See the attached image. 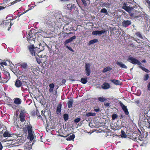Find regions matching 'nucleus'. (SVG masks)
<instances>
[{
    "instance_id": "8",
    "label": "nucleus",
    "mask_w": 150,
    "mask_h": 150,
    "mask_svg": "<svg viewBox=\"0 0 150 150\" xmlns=\"http://www.w3.org/2000/svg\"><path fill=\"white\" fill-rule=\"evenodd\" d=\"M127 60L134 64H137L139 66L142 65V63L138 59L132 57H129Z\"/></svg>"
},
{
    "instance_id": "54",
    "label": "nucleus",
    "mask_w": 150,
    "mask_h": 150,
    "mask_svg": "<svg viewBox=\"0 0 150 150\" xmlns=\"http://www.w3.org/2000/svg\"><path fill=\"white\" fill-rule=\"evenodd\" d=\"M17 1H13L12 2H11V5H10V6H11L12 5H13V4H16V3H17Z\"/></svg>"
},
{
    "instance_id": "37",
    "label": "nucleus",
    "mask_w": 150,
    "mask_h": 150,
    "mask_svg": "<svg viewBox=\"0 0 150 150\" xmlns=\"http://www.w3.org/2000/svg\"><path fill=\"white\" fill-rule=\"evenodd\" d=\"M149 78V74H146L143 77V79L144 81H147Z\"/></svg>"
},
{
    "instance_id": "46",
    "label": "nucleus",
    "mask_w": 150,
    "mask_h": 150,
    "mask_svg": "<svg viewBox=\"0 0 150 150\" xmlns=\"http://www.w3.org/2000/svg\"><path fill=\"white\" fill-rule=\"evenodd\" d=\"M117 117V115L115 114H114L112 115V118L113 120H115Z\"/></svg>"
},
{
    "instance_id": "59",
    "label": "nucleus",
    "mask_w": 150,
    "mask_h": 150,
    "mask_svg": "<svg viewBox=\"0 0 150 150\" xmlns=\"http://www.w3.org/2000/svg\"><path fill=\"white\" fill-rule=\"evenodd\" d=\"M2 132H0V138L2 137V136H3V135L2 134Z\"/></svg>"
},
{
    "instance_id": "49",
    "label": "nucleus",
    "mask_w": 150,
    "mask_h": 150,
    "mask_svg": "<svg viewBox=\"0 0 150 150\" xmlns=\"http://www.w3.org/2000/svg\"><path fill=\"white\" fill-rule=\"evenodd\" d=\"M66 47L70 51L72 52H74V50L71 47H69L68 45H66Z\"/></svg>"
},
{
    "instance_id": "50",
    "label": "nucleus",
    "mask_w": 150,
    "mask_h": 150,
    "mask_svg": "<svg viewBox=\"0 0 150 150\" xmlns=\"http://www.w3.org/2000/svg\"><path fill=\"white\" fill-rule=\"evenodd\" d=\"M103 5H104V7H107L110 5V4L109 3H104Z\"/></svg>"
},
{
    "instance_id": "4",
    "label": "nucleus",
    "mask_w": 150,
    "mask_h": 150,
    "mask_svg": "<svg viewBox=\"0 0 150 150\" xmlns=\"http://www.w3.org/2000/svg\"><path fill=\"white\" fill-rule=\"evenodd\" d=\"M130 1V2L127 1L122 3V8L128 12L133 9L134 8L130 4H133L134 2L133 0H131Z\"/></svg>"
},
{
    "instance_id": "16",
    "label": "nucleus",
    "mask_w": 150,
    "mask_h": 150,
    "mask_svg": "<svg viewBox=\"0 0 150 150\" xmlns=\"http://www.w3.org/2000/svg\"><path fill=\"white\" fill-rule=\"evenodd\" d=\"M76 38V36L74 35L71 37L69 39L67 40L64 43V45L66 46V45H67L72 42L73 40H74Z\"/></svg>"
},
{
    "instance_id": "9",
    "label": "nucleus",
    "mask_w": 150,
    "mask_h": 150,
    "mask_svg": "<svg viewBox=\"0 0 150 150\" xmlns=\"http://www.w3.org/2000/svg\"><path fill=\"white\" fill-rule=\"evenodd\" d=\"M91 65L89 63H85V73L87 76L90 75L91 73V70L90 68Z\"/></svg>"
},
{
    "instance_id": "52",
    "label": "nucleus",
    "mask_w": 150,
    "mask_h": 150,
    "mask_svg": "<svg viewBox=\"0 0 150 150\" xmlns=\"http://www.w3.org/2000/svg\"><path fill=\"white\" fill-rule=\"evenodd\" d=\"M147 91L150 90V82L148 83L147 88Z\"/></svg>"
},
{
    "instance_id": "43",
    "label": "nucleus",
    "mask_w": 150,
    "mask_h": 150,
    "mask_svg": "<svg viewBox=\"0 0 150 150\" xmlns=\"http://www.w3.org/2000/svg\"><path fill=\"white\" fill-rule=\"evenodd\" d=\"M136 35L138 36L141 39H143V37L141 34V33L139 32H137L136 33Z\"/></svg>"
},
{
    "instance_id": "44",
    "label": "nucleus",
    "mask_w": 150,
    "mask_h": 150,
    "mask_svg": "<svg viewBox=\"0 0 150 150\" xmlns=\"http://www.w3.org/2000/svg\"><path fill=\"white\" fill-rule=\"evenodd\" d=\"M36 115L38 119H42V117L41 115L40 114V113H34L33 115Z\"/></svg>"
},
{
    "instance_id": "13",
    "label": "nucleus",
    "mask_w": 150,
    "mask_h": 150,
    "mask_svg": "<svg viewBox=\"0 0 150 150\" xmlns=\"http://www.w3.org/2000/svg\"><path fill=\"white\" fill-rule=\"evenodd\" d=\"M32 130H29L28 133V138L30 139L31 141H32L33 140L34 138V133L32 131Z\"/></svg>"
},
{
    "instance_id": "2",
    "label": "nucleus",
    "mask_w": 150,
    "mask_h": 150,
    "mask_svg": "<svg viewBox=\"0 0 150 150\" xmlns=\"http://www.w3.org/2000/svg\"><path fill=\"white\" fill-rule=\"evenodd\" d=\"M19 66L21 69V71H20V74L25 77L27 76L28 73L30 72V67L26 62L22 63Z\"/></svg>"
},
{
    "instance_id": "32",
    "label": "nucleus",
    "mask_w": 150,
    "mask_h": 150,
    "mask_svg": "<svg viewBox=\"0 0 150 150\" xmlns=\"http://www.w3.org/2000/svg\"><path fill=\"white\" fill-rule=\"evenodd\" d=\"M66 139L67 140H71L73 139L75 137V136L74 134H72L71 135L69 136L66 137Z\"/></svg>"
},
{
    "instance_id": "11",
    "label": "nucleus",
    "mask_w": 150,
    "mask_h": 150,
    "mask_svg": "<svg viewBox=\"0 0 150 150\" xmlns=\"http://www.w3.org/2000/svg\"><path fill=\"white\" fill-rule=\"evenodd\" d=\"M106 32V31L104 30H96L93 31L92 32V34L97 35L100 36L101 35L105 33Z\"/></svg>"
},
{
    "instance_id": "25",
    "label": "nucleus",
    "mask_w": 150,
    "mask_h": 150,
    "mask_svg": "<svg viewBox=\"0 0 150 150\" xmlns=\"http://www.w3.org/2000/svg\"><path fill=\"white\" fill-rule=\"evenodd\" d=\"M112 69L111 67L109 66H108L106 68H104L103 69V70L102 72L103 73H105L108 71L111 70Z\"/></svg>"
},
{
    "instance_id": "40",
    "label": "nucleus",
    "mask_w": 150,
    "mask_h": 150,
    "mask_svg": "<svg viewBox=\"0 0 150 150\" xmlns=\"http://www.w3.org/2000/svg\"><path fill=\"white\" fill-rule=\"evenodd\" d=\"M100 12L101 13H105L106 15H108V13L107 10L105 8H103L101 9L100 11Z\"/></svg>"
},
{
    "instance_id": "31",
    "label": "nucleus",
    "mask_w": 150,
    "mask_h": 150,
    "mask_svg": "<svg viewBox=\"0 0 150 150\" xmlns=\"http://www.w3.org/2000/svg\"><path fill=\"white\" fill-rule=\"evenodd\" d=\"M98 42V39H95L93 40H91L89 41L88 43V44L89 45H91L93 44H94L95 43Z\"/></svg>"
},
{
    "instance_id": "27",
    "label": "nucleus",
    "mask_w": 150,
    "mask_h": 150,
    "mask_svg": "<svg viewBox=\"0 0 150 150\" xmlns=\"http://www.w3.org/2000/svg\"><path fill=\"white\" fill-rule=\"evenodd\" d=\"M49 86L50 88L49 90V91L50 93H52L53 91L54 88V85L53 83H52L49 85Z\"/></svg>"
},
{
    "instance_id": "29",
    "label": "nucleus",
    "mask_w": 150,
    "mask_h": 150,
    "mask_svg": "<svg viewBox=\"0 0 150 150\" xmlns=\"http://www.w3.org/2000/svg\"><path fill=\"white\" fill-rule=\"evenodd\" d=\"M96 115V113H86L83 115V116L86 117H87L91 116H94Z\"/></svg>"
},
{
    "instance_id": "33",
    "label": "nucleus",
    "mask_w": 150,
    "mask_h": 150,
    "mask_svg": "<svg viewBox=\"0 0 150 150\" xmlns=\"http://www.w3.org/2000/svg\"><path fill=\"white\" fill-rule=\"evenodd\" d=\"M81 82L83 84H85L87 82V77L81 78L80 80Z\"/></svg>"
},
{
    "instance_id": "41",
    "label": "nucleus",
    "mask_w": 150,
    "mask_h": 150,
    "mask_svg": "<svg viewBox=\"0 0 150 150\" xmlns=\"http://www.w3.org/2000/svg\"><path fill=\"white\" fill-rule=\"evenodd\" d=\"M120 135H121V137H122V138L126 137V136L125 132L122 130L121 131V133Z\"/></svg>"
},
{
    "instance_id": "5",
    "label": "nucleus",
    "mask_w": 150,
    "mask_h": 150,
    "mask_svg": "<svg viewBox=\"0 0 150 150\" xmlns=\"http://www.w3.org/2000/svg\"><path fill=\"white\" fill-rule=\"evenodd\" d=\"M9 105L13 110H16V112H25V109L21 106L11 104H9Z\"/></svg>"
},
{
    "instance_id": "42",
    "label": "nucleus",
    "mask_w": 150,
    "mask_h": 150,
    "mask_svg": "<svg viewBox=\"0 0 150 150\" xmlns=\"http://www.w3.org/2000/svg\"><path fill=\"white\" fill-rule=\"evenodd\" d=\"M63 118L65 121H66L69 119L68 115L67 114H65L63 115Z\"/></svg>"
},
{
    "instance_id": "58",
    "label": "nucleus",
    "mask_w": 150,
    "mask_h": 150,
    "mask_svg": "<svg viewBox=\"0 0 150 150\" xmlns=\"http://www.w3.org/2000/svg\"><path fill=\"white\" fill-rule=\"evenodd\" d=\"M3 147L1 143L0 142V150H2Z\"/></svg>"
},
{
    "instance_id": "7",
    "label": "nucleus",
    "mask_w": 150,
    "mask_h": 150,
    "mask_svg": "<svg viewBox=\"0 0 150 150\" xmlns=\"http://www.w3.org/2000/svg\"><path fill=\"white\" fill-rule=\"evenodd\" d=\"M10 21L8 20L4 21H2V22L0 23V25L2 27H5L7 28L8 30H9L10 29L12 25L13 24V23H11Z\"/></svg>"
},
{
    "instance_id": "26",
    "label": "nucleus",
    "mask_w": 150,
    "mask_h": 150,
    "mask_svg": "<svg viewBox=\"0 0 150 150\" xmlns=\"http://www.w3.org/2000/svg\"><path fill=\"white\" fill-rule=\"evenodd\" d=\"M120 105L122 107V108L125 112H129L128 111L127 107L124 105L122 103L120 104Z\"/></svg>"
},
{
    "instance_id": "64",
    "label": "nucleus",
    "mask_w": 150,
    "mask_h": 150,
    "mask_svg": "<svg viewBox=\"0 0 150 150\" xmlns=\"http://www.w3.org/2000/svg\"><path fill=\"white\" fill-rule=\"evenodd\" d=\"M73 33H72V32H69V33H67V34L68 35H69V34H73Z\"/></svg>"
},
{
    "instance_id": "55",
    "label": "nucleus",
    "mask_w": 150,
    "mask_h": 150,
    "mask_svg": "<svg viewBox=\"0 0 150 150\" xmlns=\"http://www.w3.org/2000/svg\"><path fill=\"white\" fill-rule=\"evenodd\" d=\"M66 81L65 79H63L62 81V83L63 84H64L66 82Z\"/></svg>"
},
{
    "instance_id": "24",
    "label": "nucleus",
    "mask_w": 150,
    "mask_h": 150,
    "mask_svg": "<svg viewBox=\"0 0 150 150\" xmlns=\"http://www.w3.org/2000/svg\"><path fill=\"white\" fill-rule=\"evenodd\" d=\"M19 117L20 120L21 122H23L25 121L24 118L25 117V115L24 113H20Z\"/></svg>"
},
{
    "instance_id": "12",
    "label": "nucleus",
    "mask_w": 150,
    "mask_h": 150,
    "mask_svg": "<svg viewBox=\"0 0 150 150\" xmlns=\"http://www.w3.org/2000/svg\"><path fill=\"white\" fill-rule=\"evenodd\" d=\"M21 77V78L22 76L16 79L15 82V86L17 88H19L21 87L23 84V82H24L23 81H21L19 79Z\"/></svg>"
},
{
    "instance_id": "18",
    "label": "nucleus",
    "mask_w": 150,
    "mask_h": 150,
    "mask_svg": "<svg viewBox=\"0 0 150 150\" xmlns=\"http://www.w3.org/2000/svg\"><path fill=\"white\" fill-rule=\"evenodd\" d=\"M14 103L17 105H18L21 104L22 102L21 100L19 98H14Z\"/></svg>"
},
{
    "instance_id": "45",
    "label": "nucleus",
    "mask_w": 150,
    "mask_h": 150,
    "mask_svg": "<svg viewBox=\"0 0 150 150\" xmlns=\"http://www.w3.org/2000/svg\"><path fill=\"white\" fill-rule=\"evenodd\" d=\"M10 134L8 132H5L3 134V136L4 137H9L10 136Z\"/></svg>"
},
{
    "instance_id": "23",
    "label": "nucleus",
    "mask_w": 150,
    "mask_h": 150,
    "mask_svg": "<svg viewBox=\"0 0 150 150\" xmlns=\"http://www.w3.org/2000/svg\"><path fill=\"white\" fill-rule=\"evenodd\" d=\"M73 103V100L72 99H70L67 102V105L69 108L72 107Z\"/></svg>"
},
{
    "instance_id": "21",
    "label": "nucleus",
    "mask_w": 150,
    "mask_h": 150,
    "mask_svg": "<svg viewBox=\"0 0 150 150\" xmlns=\"http://www.w3.org/2000/svg\"><path fill=\"white\" fill-rule=\"evenodd\" d=\"M4 74L6 76L5 79L6 80L7 82L10 79V76L9 72L7 71L6 70H4Z\"/></svg>"
},
{
    "instance_id": "53",
    "label": "nucleus",
    "mask_w": 150,
    "mask_h": 150,
    "mask_svg": "<svg viewBox=\"0 0 150 150\" xmlns=\"http://www.w3.org/2000/svg\"><path fill=\"white\" fill-rule=\"evenodd\" d=\"M110 104L109 103H104V105L105 106L108 107L109 106Z\"/></svg>"
},
{
    "instance_id": "62",
    "label": "nucleus",
    "mask_w": 150,
    "mask_h": 150,
    "mask_svg": "<svg viewBox=\"0 0 150 150\" xmlns=\"http://www.w3.org/2000/svg\"><path fill=\"white\" fill-rule=\"evenodd\" d=\"M146 62V60L145 59H144L142 61V63H143V62L145 63Z\"/></svg>"
},
{
    "instance_id": "1",
    "label": "nucleus",
    "mask_w": 150,
    "mask_h": 150,
    "mask_svg": "<svg viewBox=\"0 0 150 150\" xmlns=\"http://www.w3.org/2000/svg\"><path fill=\"white\" fill-rule=\"evenodd\" d=\"M148 113H140L138 124L141 126H145L150 129V116L148 120L149 116Z\"/></svg>"
},
{
    "instance_id": "56",
    "label": "nucleus",
    "mask_w": 150,
    "mask_h": 150,
    "mask_svg": "<svg viewBox=\"0 0 150 150\" xmlns=\"http://www.w3.org/2000/svg\"><path fill=\"white\" fill-rule=\"evenodd\" d=\"M14 19H11L9 20L10 21V23H13V24L14 23Z\"/></svg>"
},
{
    "instance_id": "28",
    "label": "nucleus",
    "mask_w": 150,
    "mask_h": 150,
    "mask_svg": "<svg viewBox=\"0 0 150 150\" xmlns=\"http://www.w3.org/2000/svg\"><path fill=\"white\" fill-rule=\"evenodd\" d=\"M62 104L61 103H59L57 105V112H60Z\"/></svg>"
},
{
    "instance_id": "57",
    "label": "nucleus",
    "mask_w": 150,
    "mask_h": 150,
    "mask_svg": "<svg viewBox=\"0 0 150 150\" xmlns=\"http://www.w3.org/2000/svg\"><path fill=\"white\" fill-rule=\"evenodd\" d=\"M94 111L96 112H98L99 111V108L95 109Z\"/></svg>"
},
{
    "instance_id": "19",
    "label": "nucleus",
    "mask_w": 150,
    "mask_h": 150,
    "mask_svg": "<svg viewBox=\"0 0 150 150\" xmlns=\"http://www.w3.org/2000/svg\"><path fill=\"white\" fill-rule=\"evenodd\" d=\"M101 87L103 89H107L110 87V85L108 83L104 82L101 86Z\"/></svg>"
},
{
    "instance_id": "39",
    "label": "nucleus",
    "mask_w": 150,
    "mask_h": 150,
    "mask_svg": "<svg viewBox=\"0 0 150 150\" xmlns=\"http://www.w3.org/2000/svg\"><path fill=\"white\" fill-rule=\"evenodd\" d=\"M98 100L100 102H104L107 100V99L103 97H100L98 98Z\"/></svg>"
},
{
    "instance_id": "61",
    "label": "nucleus",
    "mask_w": 150,
    "mask_h": 150,
    "mask_svg": "<svg viewBox=\"0 0 150 150\" xmlns=\"http://www.w3.org/2000/svg\"><path fill=\"white\" fill-rule=\"evenodd\" d=\"M1 72H0V81H1L2 79L1 78Z\"/></svg>"
},
{
    "instance_id": "15",
    "label": "nucleus",
    "mask_w": 150,
    "mask_h": 150,
    "mask_svg": "<svg viewBox=\"0 0 150 150\" xmlns=\"http://www.w3.org/2000/svg\"><path fill=\"white\" fill-rule=\"evenodd\" d=\"M132 22L129 20H124L122 22V25L123 27H126L131 25Z\"/></svg>"
},
{
    "instance_id": "10",
    "label": "nucleus",
    "mask_w": 150,
    "mask_h": 150,
    "mask_svg": "<svg viewBox=\"0 0 150 150\" xmlns=\"http://www.w3.org/2000/svg\"><path fill=\"white\" fill-rule=\"evenodd\" d=\"M66 7L68 10L71 11H74L75 9H77L75 5L73 4H68L67 5Z\"/></svg>"
},
{
    "instance_id": "48",
    "label": "nucleus",
    "mask_w": 150,
    "mask_h": 150,
    "mask_svg": "<svg viewBox=\"0 0 150 150\" xmlns=\"http://www.w3.org/2000/svg\"><path fill=\"white\" fill-rule=\"evenodd\" d=\"M0 64L1 65L2 67H4L3 65H4L5 66H7L8 65L7 63L6 62H0Z\"/></svg>"
},
{
    "instance_id": "6",
    "label": "nucleus",
    "mask_w": 150,
    "mask_h": 150,
    "mask_svg": "<svg viewBox=\"0 0 150 150\" xmlns=\"http://www.w3.org/2000/svg\"><path fill=\"white\" fill-rule=\"evenodd\" d=\"M128 12L129 13L130 16L132 18H136L141 16L140 13L134 9V7L133 9Z\"/></svg>"
},
{
    "instance_id": "20",
    "label": "nucleus",
    "mask_w": 150,
    "mask_h": 150,
    "mask_svg": "<svg viewBox=\"0 0 150 150\" xmlns=\"http://www.w3.org/2000/svg\"><path fill=\"white\" fill-rule=\"evenodd\" d=\"M63 21L67 24H68L71 22V18L68 16H66L63 17Z\"/></svg>"
},
{
    "instance_id": "14",
    "label": "nucleus",
    "mask_w": 150,
    "mask_h": 150,
    "mask_svg": "<svg viewBox=\"0 0 150 150\" xmlns=\"http://www.w3.org/2000/svg\"><path fill=\"white\" fill-rule=\"evenodd\" d=\"M28 49L32 55L35 56L36 55L35 52H34L35 47L33 45H30L28 47Z\"/></svg>"
},
{
    "instance_id": "22",
    "label": "nucleus",
    "mask_w": 150,
    "mask_h": 150,
    "mask_svg": "<svg viewBox=\"0 0 150 150\" xmlns=\"http://www.w3.org/2000/svg\"><path fill=\"white\" fill-rule=\"evenodd\" d=\"M117 64L120 67L122 68H124L126 69L127 68V67L125 64H123L121 62H120L118 61L116 62Z\"/></svg>"
},
{
    "instance_id": "17",
    "label": "nucleus",
    "mask_w": 150,
    "mask_h": 150,
    "mask_svg": "<svg viewBox=\"0 0 150 150\" xmlns=\"http://www.w3.org/2000/svg\"><path fill=\"white\" fill-rule=\"evenodd\" d=\"M32 130V127L30 125H25V126L23 128V130L25 133H27L28 131V132L29 130Z\"/></svg>"
},
{
    "instance_id": "51",
    "label": "nucleus",
    "mask_w": 150,
    "mask_h": 150,
    "mask_svg": "<svg viewBox=\"0 0 150 150\" xmlns=\"http://www.w3.org/2000/svg\"><path fill=\"white\" fill-rule=\"evenodd\" d=\"M36 59L38 63L39 64H40L41 63L40 59H39L37 57H36Z\"/></svg>"
},
{
    "instance_id": "38",
    "label": "nucleus",
    "mask_w": 150,
    "mask_h": 150,
    "mask_svg": "<svg viewBox=\"0 0 150 150\" xmlns=\"http://www.w3.org/2000/svg\"><path fill=\"white\" fill-rule=\"evenodd\" d=\"M139 67L141 68L142 70L145 71L146 72L149 73V71L148 69L142 66L141 65H140V66H139Z\"/></svg>"
},
{
    "instance_id": "34",
    "label": "nucleus",
    "mask_w": 150,
    "mask_h": 150,
    "mask_svg": "<svg viewBox=\"0 0 150 150\" xmlns=\"http://www.w3.org/2000/svg\"><path fill=\"white\" fill-rule=\"evenodd\" d=\"M143 3L147 5L150 10V1L149 0H144Z\"/></svg>"
},
{
    "instance_id": "36",
    "label": "nucleus",
    "mask_w": 150,
    "mask_h": 150,
    "mask_svg": "<svg viewBox=\"0 0 150 150\" xmlns=\"http://www.w3.org/2000/svg\"><path fill=\"white\" fill-rule=\"evenodd\" d=\"M1 5L0 6V11L4 9L7 7L8 6L7 5L4 4H1Z\"/></svg>"
},
{
    "instance_id": "3",
    "label": "nucleus",
    "mask_w": 150,
    "mask_h": 150,
    "mask_svg": "<svg viewBox=\"0 0 150 150\" xmlns=\"http://www.w3.org/2000/svg\"><path fill=\"white\" fill-rule=\"evenodd\" d=\"M41 32H35V29L30 30L27 37V40L29 42V43L30 44H33V42H34L36 38V35L38 33H41Z\"/></svg>"
},
{
    "instance_id": "30",
    "label": "nucleus",
    "mask_w": 150,
    "mask_h": 150,
    "mask_svg": "<svg viewBox=\"0 0 150 150\" xmlns=\"http://www.w3.org/2000/svg\"><path fill=\"white\" fill-rule=\"evenodd\" d=\"M110 81L115 85H119L120 84V81L119 80L115 79H110Z\"/></svg>"
},
{
    "instance_id": "60",
    "label": "nucleus",
    "mask_w": 150,
    "mask_h": 150,
    "mask_svg": "<svg viewBox=\"0 0 150 150\" xmlns=\"http://www.w3.org/2000/svg\"><path fill=\"white\" fill-rule=\"evenodd\" d=\"M69 0H60V1H69Z\"/></svg>"
},
{
    "instance_id": "35",
    "label": "nucleus",
    "mask_w": 150,
    "mask_h": 150,
    "mask_svg": "<svg viewBox=\"0 0 150 150\" xmlns=\"http://www.w3.org/2000/svg\"><path fill=\"white\" fill-rule=\"evenodd\" d=\"M82 1L83 4L85 6H87V4L86 2L88 3L89 4L90 3V1L89 0H81Z\"/></svg>"
},
{
    "instance_id": "63",
    "label": "nucleus",
    "mask_w": 150,
    "mask_h": 150,
    "mask_svg": "<svg viewBox=\"0 0 150 150\" xmlns=\"http://www.w3.org/2000/svg\"><path fill=\"white\" fill-rule=\"evenodd\" d=\"M41 115L42 116H45V115L44 114L45 113H41Z\"/></svg>"
},
{
    "instance_id": "47",
    "label": "nucleus",
    "mask_w": 150,
    "mask_h": 150,
    "mask_svg": "<svg viewBox=\"0 0 150 150\" xmlns=\"http://www.w3.org/2000/svg\"><path fill=\"white\" fill-rule=\"evenodd\" d=\"M81 120V118H78L74 120V122L76 123H77L79 122Z\"/></svg>"
}]
</instances>
